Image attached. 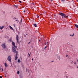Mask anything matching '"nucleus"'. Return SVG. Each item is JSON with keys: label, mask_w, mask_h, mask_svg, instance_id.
Wrapping results in <instances>:
<instances>
[{"label": "nucleus", "mask_w": 78, "mask_h": 78, "mask_svg": "<svg viewBox=\"0 0 78 78\" xmlns=\"http://www.w3.org/2000/svg\"><path fill=\"white\" fill-rule=\"evenodd\" d=\"M59 15H61V16H62V17H64L65 18H67L68 17V16H66V14L62 13H59Z\"/></svg>", "instance_id": "nucleus-1"}, {"label": "nucleus", "mask_w": 78, "mask_h": 78, "mask_svg": "<svg viewBox=\"0 0 78 78\" xmlns=\"http://www.w3.org/2000/svg\"><path fill=\"white\" fill-rule=\"evenodd\" d=\"M12 50L13 51V52H14V53H16V54H17L18 53L17 51H16V48L14 47H13L12 48Z\"/></svg>", "instance_id": "nucleus-2"}, {"label": "nucleus", "mask_w": 78, "mask_h": 78, "mask_svg": "<svg viewBox=\"0 0 78 78\" xmlns=\"http://www.w3.org/2000/svg\"><path fill=\"white\" fill-rule=\"evenodd\" d=\"M7 60L9 61L10 62H11V57L10 56L8 57L7 58Z\"/></svg>", "instance_id": "nucleus-3"}, {"label": "nucleus", "mask_w": 78, "mask_h": 78, "mask_svg": "<svg viewBox=\"0 0 78 78\" xmlns=\"http://www.w3.org/2000/svg\"><path fill=\"white\" fill-rule=\"evenodd\" d=\"M2 46L3 48H6V45H5V43H3L2 45Z\"/></svg>", "instance_id": "nucleus-4"}, {"label": "nucleus", "mask_w": 78, "mask_h": 78, "mask_svg": "<svg viewBox=\"0 0 78 78\" xmlns=\"http://www.w3.org/2000/svg\"><path fill=\"white\" fill-rule=\"evenodd\" d=\"M16 39L17 41V42L18 44L19 43V37H18V35H17L16 37Z\"/></svg>", "instance_id": "nucleus-5"}, {"label": "nucleus", "mask_w": 78, "mask_h": 78, "mask_svg": "<svg viewBox=\"0 0 78 78\" xmlns=\"http://www.w3.org/2000/svg\"><path fill=\"white\" fill-rule=\"evenodd\" d=\"M12 45H13L14 47H15V48H17V46H16V44H15V43H14V42H12Z\"/></svg>", "instance_id": "nucleus-6"}, {"label": "nucleus", "mask_w": 78, "mask_h": 78, "mask_svg": "<svg viewBox=\"0 0 78 78\" xmlns=\"http://www.w3.org/2000/svg\"><path fill=\"white\" fill-rule=\"evenodd\" d=\"M18 58V57H17V54H16L15 57V60H17V59Z\"/></svg>", "instance_id": "nucleus-7"}, {"label": "nucleus", "mask_w": 78, "mask_h": 78, "mask_svg": "<svg viewBox=\"0 0 78 78\" xmlns=\"http://www.w3.org/2000/svg\"><path fill=\"white\" fill-rule=\"evenodd\" d=\"M9 27L11 29V30H14V29H13V28H12V27H11V26H9Z\"/></svg>", "instance_id": "nucleus-8"}, {"label": "nucleus", "mask_w": 78, "mask_h": 78, "mask_svg": "<svg viewBox=\"0 0 78 78\" xmlns=\"http://www.w3.org/2000/svg\"><path fill=\"white\" fill-rule=\"evenodd\" d=\"M5 67H7V66H8V65L7 64H6V63H5Z\"/></svg>", "instance_id": "nucleus-9"}, {"label": "nucleus", "mask_w": 78, "mask_h": 78, "mask_svg": "<svg viewBox=\"0 0 78 78\" xmlns=\"http://www.w3.org/2000/svg\"><path fill=\"white\" fill-rule=\"evenodd\" d=\"M34 26L35 27H37V25L36 24H34Z\"/></svg>", "instance_id": "nucleus-10"}, {"label": "nucleus", "mask_w": 78, "mask_h": 78, "mask_svg": "<svg viewBox=\"0 0 78 78\" xmlns=\"http://www.w3.org/2000/svg\"><path fill=\"white\" fill-rule=\"evenodd\" d=\"M75 25L76 27L77 28H78V25H76V24H75Z\"/></svg>", "instance_id": "nucleus-11"}, {"label": "nucleus", "mask_w": 78, "mask_h": 78, "mask_svg": "<svg viewBox=\"0 0 78 78\" xmlns=\"http://www.w3.org/2000/svg\"><path fill=\"white\" fill-rule=\"evenodd\" d=\"M3 28H4V27L2 26V27H1L0 28L1 30H2V29Z\"/></svg>", "instance_id": "nucleus-12"}, {"label": "nucleus", "mask_w": 78, "mask_h": 78, "mask_svg": "<svg viewBox=\"0 0 78 78\" xmlns=\"http://www.w3.org/2000/svg\"><path fill=\"white\" fill-rule=\"evenodd\" d=\"M18 62H20V59H18Z\"/></svg>", "instance_id": "nucleus-13"}, {"label": "nucleus", "mask_w": 78, "mask_h": 78, "mask_svg": "<svg viewBox=\"0 0 78 78\" xmlns=\"http://www.w3.org/2000/svg\"><path fill=\"white\" fill-rule=\"evenodd\" d=\"M27 34H26V35H24V37H27Z\"/></svg>", "instance_id": "nucleus-14"}, {"label": "nucleus", "mask_w": 78, "mask_h": 78, "mask_svg": "<svg viewBox=\"0 0 78 78\" xmlns=\"http://www.w3.org/2000/svg\"><path fill=\"white\" fill-rule=\"evenodd\" d=\"M20 73L19 71H18L17 72V74H19Z\"/></svg>", "instance_id": "nucleus-15"}, {"label": "nucleus", "mask_w": 78, "mask_h": 78, "mask_svg": "<svg viewBox=\"0 0 78 78\" xmlns=\"http://www.w3.org/2000/svg\"><path fill=\"white\" fill-rule=\"evenodd\" d=\"M74 35V33L73 34V35H70V36H73Z\"/></svg>", "instance_id": "nucleus-16"}, {"label": "nucleus", "mask_w": 78, "mask_h": 78, "mask_svg": "<svg viewBox=\"0 0 78 78\" xmlns=\"http://www.w3.org/2000/svg\"><path fill=\"white\" fill-rule=\"evenodd\" d=\"M58 59L59 60V59H60V57L58 56Z\"/></svg>", "instance_id": "nucleus-17"}, {"label": "nucleus", "mask_w": 78, "mask_h": 78, "mask_svg": "<svg viewBox=\"0 0 78 78\" xmlns=\"http://www.w3.org/2000/svg\"><path fill=\"white\" fill-rule=\"evenodd\" d=\"M2 72H3V68L2 69Z\"/></svg>", "instance_id": "nucleus-18"}, {"label": "nucleus", "mask_w": 78, "mask_h": 78, "mask_svg": "<svg viewBox=\"0 0 78 78\" xmlns=\"http://www.w3.org/2000/svg\"><path fill=\"white\" fill-rule=\"evenodd\" d=\"M37 16V18H39V16Z\"/></svg>", "instance_id": "nucleus-19"}, {"label": "nucleus", "mask_w": 78, "mask_h": 78, "mask_svg": "<svg viewBox=\"0 0 78 78\" xmlns=\"http://www.w3.org/2000/svg\"><path fill=\"white\" fill-rule=\"evenodd\" d=\"M19 2H20V3H22V2H21V1H19Z\"/></svg>", "instance_id": "nucleus-20"}, {"label": "nucleus", "mask_w": 78, "mask_h": 78, "mask_svg": "<svg viewBox=\"0 0 78 78\" xmlns=\"http://www.w3.org/2000/svg\"><path fill=\"white\" fill-rule=\"evenodd\" d=\"M0 78H2V76H0Z\"/></svg>", "instance_id": "nucleus-21"}, {"label": "nucleus", "mask_w": 78, "mask_h": 78, "mask_svg": "<svg viewBox=\"0 0 78 78\" xmlns=\"http://www.w3.org/2000/svg\"><path fill=\"white\" fill-rule=\"evenodd\" d=\"M76 63V62H75L74 63V64H75Z\"/></svg>", "instance_id": "nucleus-22"}, {"label": "nucleus", "mask_w": 78, "mask_h": 78, "mask_svg": "<svg viewBox=\"0 0 78 78\" xmlns=\"http://www.w3.org/2000/svg\"><path fill=\"white\" fill-rule=\"evenodd\" d=\"M24 12H25V10H24Z\"/></svg>", "instance_id": "nucleus-23"}, {"label": "nucleus", "mask_w": 78, "mask_h": 78, "mask_svg": "<svg viewBox=\"0 0 78 78\" xmlns=\"http://www.w3.org/2000/svg\"><path fill=\"white\" fill-rule=\"evenodd\" d=\"M16 20V22H18V20Z\"/></svg>", "instance_id": "nucleus-24"}, {"label": "nucleus", "mask_w": 78, "mask_h": 78, "mask_svg": "<svg viewBox=\"0 0 78 78\" xmlns=\"http://www.w3.org/2000/svg\"><path fill=\"white\" fill-rule=\"evenodd\" d=\"M67 56H68V55H66V57H67Z\"/></svg>", "instance_id": "nucleus-25"}, {"label": "nucleus", "mask_w": 78, "mask_h": 78, "mask_svg": "<svg viewBox=\"0 0 78 78\" xmlns=\"http://www.w3.org/2000/svg\"><path fill=\"white\" fill-rule=\"evenodd\" d=\"M65 0H62V1H64Z\"/></svg>", "instance_id": "nucleus-26"}, {"label": "nucleus", "mask_w": 78, "mask_h": 78, "mask_svg": "<svg viewBox=\"0 0 78 78\" xmlns=\"http://www.w3.org/2000/svg\"><path fill=\"white\" fill-rule=\"evenodd\" d=\"M77 62H78V59H77Z\"/></svg>", "instance_id": "nucleus-27"}, {"label": "nucleus", "mask_w": 78, "mask_h": 78, "mask_svg": "<svg viewBox=\"0 0 78 78\" xmlns=\"http://www.w3.org/2000/svg\"><path fill=\"white\" fill-rule=\"evenodd\" d=\"M14 26L15 27H16V26H15V25H14Z\"/></svg>", "instance_id": "nucleus-28"}, {"label": "nucleus", "mask_w": 78, "mask_h": 78, "mask_svg": "<svg viewBox=\"0 0 78 78\" xmlns=\"http://www.w3.org/2000/svg\"><path fill=\"white\" fill-rule=\"evenodd\" d=\"M0 70H1V68H0Z\"/></svg>", "instance_id": "nucleus-29"}, {"label": "nucleus", "mask_w": 78, "mask_h": 78, "mask_svg": "<svg viewBox=\"0 0 78 78\" xmlns=\"http://www.w3.org/2000/svg\"><path fill=\"white\" fill-rule=\"evenodd\" d=\"M46 48V47H45V48Z\"/></svg>", "instance_id": "nucleus-30"}, {"label": "nucleus", "mask_w": 78, "mask_h": 78, "mask_svg": "<svg viewBox=\"0 0 78 78\" xmlns=\"http://www.w3.org/2000/svg\"><path fill=\"white\" fill-rule=\"evenodd\" d=\"M32 61H33V58L32 59Z\"/></svg>", "instance_id": "nucleus-31"}, {"label": "nucleus", "mask_w": 78, "mask_h": 78, "mask_svg": "<svg viewBox=\"0 0 78 78\" xmlns=\"http://www.w3.org/2000/svg\"><path fill=\"white\" fill-rule=\"evenodd\" d=\"M21 22H22V20H21Z\"/></svg>", "instance_id": "nucleus-32"}, {"label": "nucleus", "mask_w": 78, "mask_h": 78, "mask_svg": "<svg viewBox=\"0 0 78 78\" xmlns=\"http://www.w3.org/2000/svg\"><path fill=\"white\" fill-rule=\"evenodd\" d=\"M30 42H29V43H28V44H30Z\"/></svg>", "instance_id": "nucleus-33"}, {"label": "nucleus", "mask_w": 78, "mask_h": 78, "mask_svg": "<svg viewBox=\"0 0 78 78\" xmlns=\"http://www.w3.org/2000/svg\"><path fill=\"white\" fill-rule=\"evenodd\" d=\"M66 78H68L66 76Z\"/></svg>", "instance_id": "nucleus-34"}, {"label": "nucleus", "mask_w": 78, "mask_h": 78, "mask_svg": "<svg viewBox=\"0 0 78 78\" xmlns=\"http://www.w3.org/2000/svg\"><path fill=\"white\" fill-rule=\"evenodd\" d=\"M52 62H53V61H52Z\"/></svg>", "instance_id": "nucleus-35"}, {"label": "nucleus", "mask_w": 78, "mask_h": 78, "mask_svg": "<svg viewBox=\"0 0 78 78\" xmlns=\"http://www.w3.org/2000/svg\"><path fill=\"white\" fill-rule=\"evenodd\" d=\"M39 41H40V40H39Z\"/></svg>", "instance_id": "nucleus-36"}]
</instances>
